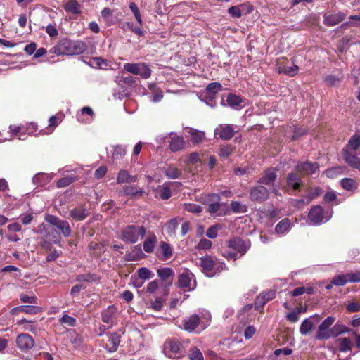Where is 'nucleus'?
<instances>
[{
  "label": "nucleus",
  "instance_id": "obj_1",
  "mask_svg": "<svg viewBox=\"0 0 360 360\" xmlns=\"http://www.w3.org/2000/svg\"><path fill=\"white\" fill-rule=\"evenodd\" d=\"M87 46L82 41H73L69 39L60 40L52 49V52L56 55H78L84 53Z\"/></svg>",
  "mask_w": 360,
  "mask_h": 360
},
{
  "label": "nucleus",
  "instance_id": "obj_2",
  "mask_svg": "<svg viewBox=\"0 0 360 360\" xmlns=\"http://www.w3.org/2000/svg\"><path fill=\"white\" fill-rule=\"evenodd\" d=\"M146 234V228L141 224L127 225L122 229L121 239L128 243H136Z\"/></svg>",
  "mask_w": 360,
  "mask_h": 360
},
{
  "label": "nucleus",
  "instance_id": "obj_3",
  "mask_svg": "<svg viewBox=\"0 0 360 360\" xmlns=\"http://www.w3.org/2000/svg\"><path fill=\"white\" fill-rule=\"evenodd\" d=\"M163 352L165 356L171 359H179L184 355L181 344L177 339H168L163 346Z\"/></svg>",
  "mask_w": 360,
  "mask_h": 360
},
{
  "label": "nucleus",
  "instance_id": "obj_4",
  "mask_svg": "<svg viewBox=\"0 0 360 360\" xmlns=\"http://www.w3.org/2000/svg\"><path fill=\"white\" fill-rule=\"evenodd\" d=\"M124 68L126 71L134 75H140L144 79L148 78L151 75V70L144 63H127L124 64Z\"/></svg>",
  "mask_w": 360,
  "mask_h": 360
},
{
  "label": "nucleus",
  "instance_id": "obj_5",
  "mask_svg": "<svg viewBox=\"0 0 360 360\" xmlns=\"http://www.w3.org/2000/svg\"><path fill=\"white\" fill-rule=\"evenodd\" d=\"M158 141L160 144H162L164 142H169V149L172 152H176L178 150H180L183 149L185 146V141L183 137L176 136V135H172V134H167L163 136H160L158 139Z\"/></svg>",
  "mask_w": 360,
  "mask_h": 360
},
{
  "label": "nucleus",
  "instance_id": "obj_6",
  "mask_svg": "<svg viewBox=\"0 0 360 360\" xmlns=\"http://www.w3.org/2000/svg\"><path fill=\"white\" fill-rule=\"evenodd\" d=\"M335 318L333 316L327 317L319 326L316 338L318 340H327L330 338L333 334L329 328L333 324Z\"/></svg>",
  "mask_w": 360,
  "mask_h": 360
},
{
  "label": "nucleus",
  "instance_id": "obj_7",
  "mask_svg": "<svg viewBox=\"0 0 360 360\" xmlns=\"http://www.w3.org/2000/svg\"><path fill=\"white\" fill-rule=\"evenodd\" d=\"M250 240H243L240 238H233L228 241V248L235 250L236 253L240 254V257L243 255L250 248Z\"/></svg>",
  "mask_w": 360,
  "mask_h": 360
},
{
  "label": "nucleus",
  "instance_id": "obj_8",
  "mask_svg": "<svg viewBox=\"0 0 360 360\" xmlns=\"http://www.w3.org/2000/svg\"><path fill=\"white\" fill-rule=\"evenodd\" d=\"M45 220L60 230L65 237H68L70 235L71 229L68 221L60 220L58 217L51 214L47 215Z\"/></svg>",
  "mask_w": 360,
  "mask_h": 360
},
{
  "label": "nucleus",
  "instance_id": "obj_9",
  "mask_svg": "<svg viewBox=\"0 0 360 360\" xmlns=\"http://www.w3.org/2000/svg\"><path fill=\"white\" fill-rule=\"evenodd\" d=\"M269 195V190L262 185L253 187L250 192L251 200L258 202H262L267 200Z\"/></svg>",
  "mask_w": 360,
  "mask_h": 360
},
{
  "label": "nucleus",
  "instance_id": "obj_10",
  "mask_svg": "<svg viewBox=\"0 0 360 360\" xmlns=\"http://www.w3.org/2000/svg\"><path fill=\"white\" fill-rule=\"evenodd\" d=\"M348 282H360V271L354 274L338 275L332 280V284L337 286H342Z\"/></svg>",
  "mask_w": 360,
  "mask_h": 360
},
{
  "label": "nucleus",
  "instance_id": "obj_11",
  "mask_svg": "<svg viewBox=\"0 0 360 360\" xmlns=\"http://www.w3.org/2000/svg\"><path fill=\"white\" fill-rule=\"evenodd\" d=\"M296 170L303 176L312 175L319 172V165L316 162L306 161L299 163Z\"/></svg>",
  "mask_w": 360,
  "mask_h": 360
},
{
  "label": "nucleus",
  "instance_id": "obj_12",
  "mask_svg": "<svg viewBox=\"0 0 360 360\" xmlns=\"http://www.w3.org/2000/svg\"><path fill=\"white\" fill-rule=\"evenodd\" d=\"M16 344L21 351H28L34 345L33 338L27 333H21L16 338Z\"/></svg>",
  "mask_w": 360,
  "mask_h": 360
},
{
  "label": "nucleus",
  "instance_id": "obj_13",
  "mask_svg": "<svg viewBox=\"0 0 360 360\" xmlns=\"http://www.w3.org/2000/svg\"><path fill=\"white\" fill-rule=\"evenodd\" d=\"M234 134L235 130L230 124H220L214 130L215 136L224 140L231 139Z\"/></svg>",
  "mask_w": 360,
  "mask_h": 360
},
{
  "label": "nucleus",
  "instance_id": "obj_14",
  "mask_svg": "<svg viewBox=\"0 0 360 360\" xmlns=\"http://www.w3.org/2000/svg\"><path fill=\"white\" fill-rule=\"evenodd\" d=\"M220 197L218 194L212 193L205 196L204 202L208 205V212L214 214L216 213L220 208Z\"/></svg>",
  "mask_w": 360,
  "mask_h": 360
},
{
  "label": "nucleus",
  "instance_id": "obj_15",
  "mask_svg": "<svg viewBox=\"0 0 360 360\" xmlns=\"http://www.w3.org/2000/svg\"><path fill=\"white\" fill-rule=\"evenodd\" d=\"M186 136L194 145L200 144L205 139L204 131H199L193 128H188L186 129Z\"/></svg>",
  "mask_w": 360,
  "mask_h": 360
},
{
  "label": "nucleus",
  "instance_id": "obj_16",
  "mask_svg": "<svg viewBox=\"0 0 360 360\" xmlns=\"http://www.w3.org/2000/svg\"><path fill=\"white\" fill-rule=\"evenodd\" d=\"M309 219L314 225H317L323 222L324 216L322 207L319 205L312 207L309 213Z\"/></svg>",
  "mask_w": 360,
  "mask_h": 360
},
{
  "label": "nucleus",
  "instance_id": "obj_17",
  "mask_svg": "<svg viewBox=\"0 0 360 360\" xmlns=\"http://www.w3.org/2000/svg\"><path fill=\"white\" fill-rule=\"evenodd\" d=\"M117 313V309L115 306H109L101 313V319L105 323L109 324L108 328H112L114 325V318Z\"/></svg>",
  "mask_w": 360,
  "mask_h": 360
},
{
  "label": "nucleus",
  "instance_id": "obj_18",
  "mask_svg": "<svg viewBox=\"0 0 360 360\" xmlns=\"http://www.w3.org/2000/svg\"><path fill=\"white\" fill-rule=\"evenodd\" d=\"M200 323V317L193 314L183 321V328L188 332L193 331Z\"/></svg>",
  "mask_w": 360,
  "mask_h": 360
},
{
  "label": "nucleus",
  "instance_id": "obj_19",
  "mask_svg": "<svg viewBox=\"0 0 360 360\" xmlns=\"http://www.w3.org/2000/svg\"><path fill=\"white\" fill-rule=\"evenodd\" d=\"M193 277V275L188 271L181 273L179 276V286L186 291L191 290L193 288L191 286V281Z\"/></svg>",
  "mask_w": 360,
  "mask_h": 360
},
{
  "label": "nucleus",
  "instance_id": "obj_20",
  "mask_svg": "<svg viewBox=\"0 0 360 360\" xmlns=\"http://www.w3.org/2000/svg\"><path fill=\"white\" fill-rule=\"evenodd\" d=\"M346 15L342 12L331 13L324 16L323 22L328 26H334L342 21L345 18Z\"/></svg>",
  "mask_w": 360,
  "mask_h": 360
},
{
  "label": "nucleus",
  "instance_id": "obj_21",
  "mask_svg": "<svg viewBox=\"0 0 360 360\" xmlns=\"http://www.w3.org/2000/svg\"><path fill=\"white\" fill-rule=\"evenodd\" d=\"M345 161L352 167L360 170V159L354 152L342 151Z\"/></svg>",
  "mask_w": 360,
  "mask_h": 360
},
{
  "label": "nucleus",
  "instance_id": "obj_22",
  "mask_svg": "<svg viewBox=\"0 0 360 360\" xmlns=\"http://www.w3.org/2000/svg\"><path fill=\"white\" fill-rule=\"evenodd\" d=\"M101 18L107 26H111L117 21V16L115 11L109 8H105L101 11Z\"/></svg>",
  "mask_w": 360,
  "mask_h": 360
},
{
  "label": "nucleus",
  "instance_id": "obj_23",
  "mask_svg": "<svg viewBox=\"0 0 360 360\" xmlns=\"http://www.w3.org/2000/svg\"><path fill=\"white\" fill-rule=\"evenodd\" d=\"M277 178V173L275 169H266L264 173L262 176L258 181L259 183L265 184L267 186H270L274 184V182L276 181Z\"/></svg>",
  "mask_w": 360,
  "mask_h": 360
},
{
  "label": "nucleus",
  "instance_id": "obj_24",
  "mask_svg": "<svg viewBox=\"0 0 360 360\" xmlns=\"http://www.w3.org/2000/svg\"><path fill=\"white\" fill-rule=\"evenodd\" d=\"M287 186L289 188H292L295 191L300 190L302 181L299 176V174L291 172L288 174L286 179Z\"/></svg>",
  "mask_w": 360,
  "mask_h": 360
},
{
  "label": "nucleus",
  "instance_id": "obj_25",
  "mask_svg": "<svg viewBox=\"0 0 360 360\" xmlns=\"http://www.w3.org/2000/svg\"><path fill=\"white\" fill-rule=\"evenodd\" d=\"M198 264L201 266L202 271L206 273L207 276H212V274L210 273L214 269V261L211 257L205 256L200 258L199 259Z\"/></svg>",
  "mask_w": 360,
  "mask_h": 360
},
{
  "label": "nucleus",
  "instance_id": "obj_26",
  "mask_svg": "<svg viewBox=\"0 0 360 360\" xmlns=\"http://www.w3.org/2000/svg\"><path fill=\"white\" fill-rule=\"evenodd\" d=\"M275 293L274 291H268L260 293L255 300V308L259 309L264 306V304L269 300L274 299Z\"/></svg>",
  "mask_w": 360,
  "mask_h": 360
},
{
  "label": "nucleus",
  "instance_id": "obj_27",
  "mask_svg": "<svg viewBox=\"0 0 360 360\" xmlns=\"http://www.w3.org/2000/svg\"><path fill=\"white\" fill-rule=\"evenodd\" d=\"M70 214L76 221H82L89 214V212L84 206L75 207L70 210Z\"/></svg>",
  "mask_w": 360,
  "mask_h": 360
},
{
  "label": "nucleus",
  "instance_id": "obj_28",
  "mask_svg": "<svg viewBox=\"0 0 360 360\" xmlns=\"http://www.w3.org/2000/svg\"><path fill=\"white\" fill-rule=\"evenodd\" d=\"M158 238L153 233H149L143 243V248L147 253L153 252Z\"/></svg>",
  "mask_w": 360,
  "mask_h": 360
},
{
  "label": "nucleus",
  "instance_id": "obj_29",
  "mask_svg": "<svg viewBox=\"0 0 360 360\" xmlns=\"http://www.w3.org/2000/svg\"><path fill=\"white\" fill-rule=\"evenodd\" d=\"M38 233L43 235L44 237H48L49 235L53 236V240L52 241L53 243H57L60 240V235L59 233L54 229H50V227H48L44 224H41L38 227Z\"/></svg>",
  "mask_w": 360,
  "mask_h": 360
},
{
  "label": "nucleus",
  "instance_id": "obj_30",
  "mask_svg": "<svg viewBox=\"0 0 360 360\" xmlns=\"http://www.w3.org/2000/svg\"><path fill=\"white\" fill-rule=\"evenodd\" d=\"M221 90V85L218 82L210 83L207 85L205 92V98H209L212 102L214 100L215 95L217 93Z\"/></svg>",
  "mask_w": 360,
  "mask_h": 360
},
{
  "label": "nucleus",
  "instance_id": "obj_31",
  "mask_svg": "<svg viewBox=\"0 0 360 360\" xmlns=\"http://www.w3.org/2000/svg\"><path fill=\"white\" fill-rule=\"evenodd\" d=\"M157 273L162 281H168L169 284H172L174 278V271L171 268L165 267L158 269Z\"/></svg>",
  "mask_w": 360,
  "mask_h": 360
},
{
  "label": "nucleus",
  "instance_id": "obj_32",
  "mask_svg": "<svg viewBox=\"0 0 360 360\" xmlns=\"http://www.w3.org/2000/svg\"><path fill=\"white\" fill-rule=\"evenodd\" d=\"M138 180L136 176H131L124 169L120 170L117 176V182L118 184L134 183Z\"/></svg>",
  "mask_w": 360,
  "mask_h": 360
},
{
  "label": "nucleus",
  "instance_id": "obj_33",
  "mask_svg": "<svg viewBox=\"0 0 360 360\" xmlns=\"http://www.w3.org/2000/svg\"><path fill=\"white\" fill-rule=\"evenodd\" d=\"M360 146V136L353 135L349 140L347 144L342 149V151L354 152L356 153Z\"/></svg>",
  "mask_w": 360,
  "mask_h": 360
},
{
  "label": "nucleus",
  "instance_id": "obj_34",
  "mask_svg": "<svg viewBox=\"0 0 360 360\" xmlns=\"http://www.w3.org/2000/svg\"><path fill=\"white\" fill-rule=\"evenodd\" d=\"M120 193L121 195L136 197L142 195L143 191L136 186L128 185L124 186Z\"/></svg>",
  "mask_w": 360,
  "mask_h": 360
},
{
  "label": "nucleus",
  "instance_id": "obj_35",
  "mask_svg": "<svg viewBox=\"0 0 360 360\" xmlns=\"http://www.w3.org/2000/svg\"><path fill=\"white\" fill-rule=\"evenodd\" d=\"M169 183H165L156 189V195L162 200H167L171 197Z\"/></svg>",
  "mask_w": 360,
  "mask_h": 360
},
{
  "label": "nucleus",
  "instance_id": "obj_36",
  "mask_svg": "<svg viewBox=\"0 0 360 360\" xmlns=\"http://www.w3.org/2000/svg\"><path fill=\"white\" fill-rule=\"evenodd\" d=\"M299 67L296 65L292 66H287L284 65L278 64V71L279 73H283L288 76L293 77L298 72Z\"/></svg>",
  "mask_w": 360,
  "mask_h": 360
},
{
  "label": "nucleus",
  "instance_id": "obj_37",
  "mask_svg": "<svg viewBox=\"0 0 360 360\" xmlns=\"http://www.w3.org/2000/svg\"><path fill=\"white\" fill-rule=\"evenodd\" d=\"M65 10L72 14H79L81 12L80 5L76 0H69L66 2Z\"/></svg>",
  "mask_w": 360,
  "mask_h": 360
},
{
  "label": "nucleus",
  "instance_id": "obj_38",
  "mask_svg": "<svg viewBox=\"0 0 360 360\" xmlns=\"http://www.w3.org/2000/svg\"><path fill=\"white\" fill-rule=\"evenodd\" d=\"M165 174L169 179H175L181 176L182 172L181 169L170 165L165 169Z\"/></svg>",
  "mask_w": 360,
  "mask_h": 360
},
{
  "label": "nucleus",
  "instance_id": "obj_39",
  "mask_svg": "<svg viewBox=\"0 0 360 360\" xmlns=\"http://www.w3.org/2000/svg\"><path fill=\"white\" fill-rule=\"evenodd\" d=\"M311 318L305 319L301 323L300 327V332L302 335H307L309 334L314 328V323L311 321Z\"/></svg>",
  "mask_w": 360,
  "mask_h": 360
},
{
  "label": "nucleus",
  "instance_id": "obj_40",
  "mask_svg": "<svg viewBox=\"0 0 360 360\" xmlns=\"http://www.w3.org/2000/svg\"><path fill=\"white\" fill-rule=\"evenodd\" d=\"M321 193V190L319 187H316L314 189H311L309 191L308 193L304 196V198L301 199L300 201L308 204L313 199L316 198V197L319 196Z\"/></svg>",
  "mask_w": 360,
  "mask_h": 360
},
{
  "label": "nucleus",
  "instance_id": "obj_41",
  "mask_svg": "<svg viewBox=\"0 0 360 360\" xmlns=\"http://www.w3.org/2000/svg\"><path fill=\"white\" fill-rule=\"evenodd\" d=\"M160 249L162 252V259L167 260L172 255V249L166 242L162 241L160 243Z\"/></svg>",
  "mask_w": 360,
  "mask_h": 360
},
{
  "label": "nucleus",
  "instance_id": "obj_42",
  "mask_svg": "<svg viewBox=\"0 0 360 360\" xmlns=\"http://www.w3.org/2000/svg\"><path fill=\"white\" fill-rule=\"evenodd\" d=\"M290 229V221L285 218L282 219L276 226L275 231L278 234H283Z\"/></svg>",
  "mask_w": 360,
  "mask_h": 360
},
{
  "label": "nucleus",
  "instance_id": "obj_43",
  "mask_svg": "<svg viewBox=\"0 0 360 360\" xmlns=\"http://www.w3.org/2000/svg\"><path fill=\"white\" fill-rule=\"evenodd\" d=\"M336 342L339 346L341 352H348L351 349L352 342L348 338H340L336 340Z\"/></svg>",
  "mask_w": 360,
  "mask_h": 360
},
{
  "label": "nucleus",
  "instance_id": "obj_44",
  "mask_svg": "<svg viewBox=\"0 0 360 360\" xmlns=\"http://www.w3.org/2000/svg\"><path fill=\"white\" fill-rule=\"evenodd\" d=\"M226 102L229 106L236 108L240 105L243 102V99L238 96L229 94L226 98Z\"/></svg>",
  "mask_w": 360,
  "mask_h": 360
},
{
  "label": "nucleus",
  "instance_id": "obj_45",
  "mask_svg": "<svg viewBox=\"0 0 360 360\" xmlns=\"http://www.w3.org/2000/svg\"><path fill=\"white\" fill-rule=\"evenodd\" d=\"M84 115H89V116H91V117H92L94 116L93 110L90 107L86 106V107L82 108V109L81 110V113L79 115H77V120L80 122L86 123V122L91 121V118L86 119V120L84 118H83V116Z\"/></svg>",
  "mask_w": 360,
  "mask_h": 360
},
{
  "label": "nucleus",
  "instance_id": "obj_46",
  "mask_svg": "<svg viewBox=\"0 0 360 360\" xmlns=\"http://www.w3.org/2000/svg\"><path fill=\"white\" fill-rule=\"evenodd\" d=\"M342 187L347 191H353L357 188V184L353 179L345 178L341 181Z\"/></svg>",
  "mask_w": 360,
  "mask_h": 360
},
{
  "label": "nucleus",
  "instance_id": "obj_47",
  "mask_svg": "<svg viewBox=\"0 0 360 360\" xmlns=\"http://www.w3.org/2000/svg\"><path fill=\"white\" fill-rule=\"evenodd\" d=\"M91 65L94 68H105L108 66V63L103 58L95 57L91 59Z\"/></svg>",
  "mask_w": 360,
  "mask_h": 360
},
{
  "label": "nucleus",
  "instance_id": "obj_48",
  "mask_svg": "<svg viewBox=\"0 0 360 360\" xmlns=\"http://www.w3.org/2000/svg\"><path fill=\"white\" fill-rule=\"evenodd\" d=\"M188 356L190 360H204L202 352L195 347L190 349Z\"/></svg>",
  "mask_w": 360,
  "mask_h": 360
},
{
  "label": "nucleus",
  "instance_id": "obj_49",
  "mask_svg": "<svg viewBox=\"0 0 360 360\" xmlns=\"http://www.w3.org/2000/svg\"><path fill=\"white\" fill-rule=\"evenodd\" d=\"M139 277L143 280H148L154 276V274L146 267H141L138 270Z\"/></svg>",
  "mask_w": 360,
  "mask_h": 360
},
{
  "label": "nucleus",
  "instance_id": "obj_50",
  "mask_svg": "<svg viewBox=\"0 0 360 360\" xmlns=\"http://www.w3.org/2000/svg\"><path fill=\"white\" fill-rule=\"evenodd\" d=\"M74 180L75 179L70 176H65L57 181L56 186L58 188L66 187L71 184L74 181Z\"/></svg>",
  "mask_w": 360,
  "mask_h": 360
},
{
  "label": "nucleus",
  "instance_id": "obj_51",
  "mask_svg": "<svg viewBox=\"0 0 360 360\" xmlns=\"http://www.w3.org/2000/svg\"><path fill=\"white\" fill-rule=\"evenodd\" d=\"M184 207L186 211L192 213L198 214L202 211L200 205L194 203H186Z\"/></svg>",
  "mask_w": 360,
  "mask_h": 360
},
{
  "label": "nucleus",
  "instance_id": "obj_52",
  "mask_svg": "<svg viewBox=\"0 0 360 360\" xmlns=\"http://www.w3.org/2000/svg\"><path fill=\"white\" fill-rule=\"evenodd\" d=\"M164 300L161 297H157L150 302V307L156 311H160L163 307Z\"/></svg>",
  "mask_w": 360,
  "mask_h": 360
},
{
  "label": "nucleus",
  "instance_id": "obj_53",
  "mask_svg": "<svg viewBox=\"0 0 360 360\" xmlns=\"http://www.w3.org/2000/svg\"><path fill=\"white\" fill-rule=\"evenodd\" d=\"M109 341L112 345V347L108 349V351L110 352H115L117 349L120 344V339L118 336L116 335H112L109 338Z\"/></svg>",
  "mask_w": 360,
  "mask_h": 360
},
{
  "label": "nucleus",
  "instance_id": "obj_54",
  "mask_svg": "<svg viewBox=\"0 0 360 360\" xmlns=\"http://www.w3.org/2000/svg\"><path fill=\"white\" fill-rule=\"evenodd\" d=\"M129 8L131 10L132 13H134V15L135 17V18L136 19V20L138 21V22L141 25L142 24V20H141V13L139 12V10L136 6V4L134 2H131L129 4Z\"/></svg>",
  "mask_w": 360,
  "mask_h": 360
},
{
  "label": "nucleus",
  "instance_id": "obj_55",
  "mask_svg": "<svg viewBox=\"0 0 360 360\" xmlns=\"http://www.w3.org/2000/svg\"><path fill=\"white\" fill-rule=\"evenodd\" d=\"M20 312L29 314H35L39 311V307L36 306H19Z\"/></svg>",
  "mask_w": 360,
  "mask_h": 360
},
{
  "label": "nucleus",
  "instance_id": "obj_56",
  "mask_svg": "<svg viewBox=\"0 0 360 360\" xmlns=\"http://www.w3.org/2000/svg\"><path fill=\"white\" fill-rule=\"evenodd\" d=\"M346 309L348 312L354 313L360 311V303L356 301H352L346 305Z\"/></svg>",
  "mask_w": 360,
  "mask_h": 360
},
{
  "label": "nucleus",
  "instance_id": "obj_57",
  "mask_svg": "<svg viewBox=\"0 0 360 360\" xmlns=\"http://www.w3.org/2000/svg\"><path fill=\"white\" fill-rule=\"evenodd\" d=\"M60 321L61 323L66 324L69 326H75L76 323V320L75 318L70 316L67 314H64L60 319Z\"/></svg>",
  "mask_w": 360,
  "mask_h": 360
},
{
  "label": "nucleus",
  "instance_id": "obj_58",
  "mask_svg": "<svg viewBox=\"0 0 360 360\" xmlns=\"http://www.w3.org/2000/svg\"><path fill=\"white\" fill-rule=\"evenodd\" d=\"M96 278H97V277L95 274L79 275L77 277V281L91 282V281H96Z\"/></svg>",
  "mask_w": 360,
  "mask_h": 360
},
{
  "label": "nucleus",
  "instance_id": "obj_59",
  "mask_svg": "<svg viewBox=\"0 0 360 360\" xmlns=\"http://www.w3.org/2000/svg\"><path fill=\"white\" fill-rule=\"evenodd\" d=\"M126 153L125 149L122 146H116L112 154L114 159L122 158Z\"/></svg>",
  "mask_w": 360,
  "mask_h": 360
},
{
  "label": "nucleus",
  "instance_id": "obj_60",
  "mask_svg": "<svg viewBox=\"0 0 360 360\" xmlns=\"http://www.w3.org/2000/svg\"><path fill=\"white\" fill-rule=\"evenodd\" d=\"M212 242L207 239V238H202L200 240V242L198 244V248L199 250H206L210 249L212 246Z\"/></svg>",
  "mask_w": 360,
  "mask_h": 360
},
{
  "label": "nucleus",
  "instance_id": "obj_61",
  "mask_svg": "<svg viewBox=\"0 0 360 360\" xmlns=\"http://www.w3.org/2000/svg\"><path fill=\"white\" fill-rule=\"evenodd\" d=\"M341 170L340 167L330 168L326 171V175L329 178H335L341 172Z\"/></svg>",
  "mask_w": 360,
  "mask_h": 360
},
{
  "label": "nucleus",
  "instance_id": "obj_62",
  "mask_svg": "<svg viewBox=\"0 0 360 360\" xmlns=\"http://www.w3.org/2000/svg\"><path fill=\"white\" fill-rule=\"evenodd\" d=\"M300 311H294L287 314V319L292 323H296L300 318Z\"/></svg>",
  "mask_w": 360,
  "mask_h": 360
},
{
  "label": "nucleus",
  "instance_id": "obj_63",
  "mask_svg": "<svg viewBox=\"0 0 360 360\" xmlns=\"http://www.w3.org/2000/svg\"><path fill=\"white\" fill-rule=\"evenodd\" d=\"M158 286H159V282L158 280L152 281L148 284L146 290L148 292L153 293L157 290V289L158 288Z\"/></svg>",
  "mask_w": 360,
  "mask_h": 360
},
{
  "label": "nucleus",
  "instance_id": "obj_64",
  "mask_svg": "<svg viewBox=\"0 0 360 360\" xmlns=\"http://www.w3.org/2000/svg\"><path fill=\"white\" fill-rule=\"evenodd\" d=\"M229 13L234 18H240L241 16V11L238 6H233L229 8Z\"/></svg>",
  "mask_w": 360,
  "mask_h": 360
}]
</instances>
